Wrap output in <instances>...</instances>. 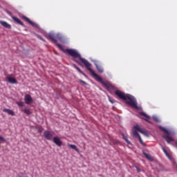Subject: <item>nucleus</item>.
I'll return each mask as SVG.
<instances>
[{
    "label": "nucleus",
    "instance_id": "nucleus-9",
    "mask_svg": "<svg viewBox=\"0 0 177 177\" xmlns=\"http://www.w3.org/2000/svg\"><path fill=\"white\" fill-rule=\"evenodd\" d=\"M94 64L99 73H103V71H104L103 67H102V66L99 65V62L95 61Z\"/></svg>",
    "mask_w": 177,
    "mask_h": 177
},
{
    "label": "nucleus",
    "instance_id": "nucleus-24",
    "mask_svg": "<svg viewBox=\"0 0 177 177\" xmlns=\"http://www.w3.org/2000/svg\"><path fill=\"white\" fill-rule=\"evenodd\" d=\"M18 177H28V176H27V174H24V173H19L17 175Z\"/></svg>",
    "mask_w": 177,
    "mask_h": 177
},
{
    "label": "nucleus",
    "instance_id": "nucleus-3",
    "mask_svg": "<svg viewBox=\"0 0 177 177\" xmlns=\"http://www.w3.org/2000/svg\"><path fill=\"white\" fill-rule=\"evenodd\" d=\"M45 37L47 38V39H50V41H52L53 44H55V45H57V46H58L60 49L63 48L61 44H57V40L62 41V39H63L60 33H48L46 35Z\"/></svg>",
    "mask_w": 177,
    "mask_h": 177
},
{
    "label": "nucleus",
    "instance_id": "nucleus-29",
    "mask_svg": "<svg viewBox=\"0 0 177 177\" xmlns=\"http://www.w3.org/2000/svg\"><path fill=\"white\" fill-rule=\"evenodd\" d=\"M136 168L138 172H142V169L139 168V167L136 166Z\"/></svg>",
    "mask_w": 177,
    "mask_h": 177
},
{
    "label": "nucleus",
    "instance_id": "nucleus-22",
    "mask_svg": "<svg viewBox=\"0 0 177 177\" xmlns=\"http://www.w3.org/2000/svg\"><path fill=\"white\" fill-rule=\"evenodd\" d=\"M162 151L165 153V156L168 157V158H171V156L169 155L168 151H167V149H165V148L164 147H162Z\"/></svg>",
    "mask_w": 177,
    "mask_h": 177
},
{
    "label": "nucleus",
    "instance_id": "nucleus-23",
    "mask_svg": "<svg viewBox=\"0 0 177 177\" xmlns=\"http://www.w3.org/2000/svg\"><path fill=\"white\" fill-rule=\"evenodd\" d=\"M160 129H161V131H162L163 132H165V133H169V132L168 131V130H167V129L162 127H159Z\"/></svg>",
    "mask_w": 177,
    "mask_h": 177
},
{
    "label": "nucleus",
    "instance_id": "nucleus-12",
    "mask_svg": "<svg viewBox=\"0 0 177 177\" xmlns=\"http://www.w3.org/2000/svg\"><path fill=\"white\" fill-rule=\"evenodd\" d=\"M156 169H157L158 172H162L164 171V165H161L160 163H156Z\"/></svg>",
    "mask_w": 177,
    "mask_h": 177
},
{
    "label": "nucleus",
    "instance_id": "nucleus-11",
    "mask_svg": "<svg viewBox=\"0 0 177 177\" xmlns=\"http://www.w3.org/2000/svg\"><path fill=\"white\" fill-rule=\"evenodd\" d=\"M163 139L166 140L167 143H171V142H174V138L169 136V134L165 135L162 136Z\"/></svg>",
    "mask_w": 177,
    "mask_h": 177
},
{
    "label": "nucleus",
    "instance_id": "nucleus-18",
    "mask_svg": "<svg viewBox=\"0 0 177 177\" xmlns=\"http://www.w3.org/2000/svg\"><path fill=\"white\" fill-rule=\"evenodd\" d=\"M69 147L71 149H73V150L76 151L77 153H80V149L75 145H69Z\"/></svg>",
    "mask_w": 177,
    "mask_h": 177
},
{
    "label": "nucleus",
    "instance_id": "nucleus-25",
    "mask_svg": "<svg viewBox=\"0 0 177 177\" xmlns=\"http://www.w3.org/2000/svg\"><path fill=\"white\" fill-rule=\"evenodd\" d=\"M17 104L18 106H19V107H24V102H17Z\"/></svg>",
    "mask_w": 177,
    "mask_h": 177
},
{
    "label": "nucleus",
    "instance_id": "nucleus-30",
    "mask_svg": "<svg viewBox=\"0 0 177 177\" xmlns=\"http://www.w3.org/2000/svg\"><path fill=\"white\" fill-rule=\"evenodd\" d=\"M124 140L127 142V143H128V145H131V142L128 140V138H124Z\"/></svg>",
    "mask_w": 177,
    "mask_h": 177
},
{
    "label": "nucleus",
    "instance_id": "nucleus-28",
    "mask_svg": "<svg viewBox=\"0 0 177 177\" xmlns=\"http://www.w3.org/2000/svg\"><path fill=\"white\" fill-rule=\"evenodd\" d=\"M1 142H6V140H5V138L0 136V143Z\"/></svg>",
    "mask_w": 177,
    "mask_h": 177
},
{
    "label": "nucleus",
    "instance_id": "nucleus-14",
    "mask_svg": "<svg viewBox=\"0 0 177 177\" xmlns=\"http://www.w3.org/2000/svg\"><path fill=\"white\" fill-rule=\"evenodd\" d=\"M22 19L24 20H25V21H27V23H28L29 24H30V26H35V23L33 22L32 21H30L28 17H26V16H22Z\"/></svg>",
    "mask_w": 177,
    "mask_h": 177
},
{
    "label": "nucleus",
    "instance_id": "nucleus-20",
    "mask_svg": "<svg viewBox=\"0 0 177 177\" xmlns=\"http://www.w3.org/2000/svg\"><path fill=\"white\" fill-rule=\"evenodd\" d=\"M24 113L26 114V115H30V114H32V111L30 109H24Z\"/></svg>",
    "mask_w": 177,
    "mask_h": 177
},
{
    "label": "nucleus",
    "instance_id": "nucleus-8",
    "mask_svg": "<svg viewBox=\"0 0 177 177\" xmlns=\"http://www.w3.org/2000/svg\"><path fill=\"white\" fill-rule=\"evenodd\" d=\"M134 129H136V131H138V132H140V133H142L143 135H147V131L140 128L139 125L134 126Z\"/></svg>",
    "mask_w": 177,
    "mask_h": 177
},
{
    "label": "nucleus",
    "instance_id": "nucleus-5",
    "mask_svg": "<svg viewBox=\"0 0 177 177\" xmlns=\"http://www.w3.org/2000/svg\"><path fill=\"white\" fill-rule=\"evenodd\" d=\"M24 102L26 104H31L34 100L30 94H26L24 97Z\"/></svg>",
    "mask_w": 177,
    "mask_h": 177
},
{
    "label": "nucleus",
    "instance_id": "nucleus-17",
    "mask_svg": "<svg viewBox=\"0 0 177 177\" xmlns=\"http://www.w3.org/2000/svg\"><path fill=\"white\" fill-rule=\"evenodd\" d=\"M143 154H144L145 157H146V158H147V160H149V161H153V160H154L153 157L146 153V152H144Z\"/></svg>",
    "mask_w": 177,
    "mask_h": 177
},
{
    "label": "nucleus",
    "instance_id": "nucleus-31",
    "mask_svg": "<svg viewBox=\"0 0 177 177\" xmlns=\"http://www.w3.org/2000/svg\"><path fill=\"white\" fill-rule=\"evenodd\" d=\"M38 38H39V39H41V41H43L44 42H45V39H44V38H42V37L41 36H38Z\"/></svg>",
    "mask_w": 177,
    "mask_h": 177
},
{
    "label": "nucleus",
    "instance_id": "nucleus-32",
    "mask_svg": "<svg viewBox=\"0 0 177 177\" xmlns=\"http://www.w3.org/2000/svg\"><path fill=\"white\" fill-rule=\"evenodd\" d=\"M80 82H81L82 84H84V85H87V84L83 80H80Z\"/></svg>",
    "mask_w": 177,
    "mask_h": 177
},
{
    "label": "nucleus",
    "instance_id": "nucleus-13",
    "mask_svg": "<svg viewBox=\"0 0 177 177\" xmlns=\"http://www.w3.org/2000/svg\"><path fill=\"white\" fill-rule=\"evenodd\" d=\"M6 80L10 84H17V80L15 77H7Z\"/></svg>",
    "mask_w": 177,
    "mask_h": 177
},
{
    "label": "nucleus",
    "instance_id": "nucleus-16",
    "mask_svg": "<svg viewBox=\"0 0 177 177\" xmlns=\"http://www.w3.org/2000/svg\"><path fill=\"white\" fill-rule=\"evenodd\" d=\"M3 111L4 113H8L10 115H15V111H13L12 110H10L9 109H4L3 110Z\"/></svg>",
    "mask_w": 177,
    "mask_h": 177
},
{
    "label": "nucleus",
    "instance_id": "nucleus-19",
    "mask_svg": "<svg viewBox=\"0 0 177 177\" xmlns=\"http://www.w3.org/2000/svg\"><path fill=\"white\" fill-rule=\"evenodd\" d=\"M73 66L75 67V68H76V70H77V71L80 73V74H82V75H84V77L86 76V75H85V73H84V72H82V71H81L80 68H78V66H77V65L73 64Z\"/></svg>",
    "mask_w": 177,
    "mask_h": 177
},
{
    "label": "nucleus",
    "instance_id": "nucleus-4",
    "mask_svg": "<svg viewBox=\"0 0 177 177\" xmlns=\"http://www.w3.org/2000/svg\"><path fill=\"white\" fill-rule=\"evenodd\" d=\"M43 135L47 140H52L53 139V134L49 131H45Z\"/></svg>",
    "mask_w": 177,
    "mask_h": 177
},
{
    "label": "nucleus",
    "instance_id": "nucleus-10",
    "mask_svg": "<svg viewBox=\"0 0 177 177\" xmlns=\"http://www.w3.org/2000/svg\"><path fill=\"white\" fill-rule=\"evenodd\" d=\"M0 24L3 26V27H5V28H8L9 30L12 28V26L5 21H0Z\"/></svg>",
    "mask_w": 177,
    "mask_h": 177
},
{
    "label": "nucleus",
    "instance_id": "nucleus-7",
    "mask_svg": "<svg viewBox=\"0 0 177 177\" xmlns=\"http://www.w3.org/2000/svg\"><path fill=\"white\" fill-rule=\"evenodd\" d=\"M12 20H14L15 23H16V24H19V26H22V27H24V24L21 21V20H20V19L15 17V16H12Z\"/></svg>",
    "mask_w": 177,
    "mask_h": 177
},
{
    "label": "nucleus",
    "instance_id": "nucleus-15",
    "mask_svg": "<svg viewBox=\"0 0 177 177\" xmlns=\"http://www.w3.org/2000/svg\"><path fill=\"white\" fill-rule=\"evenodd\" d=\"M140 115H142V117H145V120L147 121V122H150L149 120H150V116H149L145 112H141L140 113Z\"/></svg>",
    "mask_w": 177,
    "mask_h": 177
},
{
    "label": "nucleus",
    "instance_id": "nucleus-6",
    "mask_svg": "<svg viewBox=\"0 0 177 177\" xmlns=\"http://www.w3.org/2000/svg\"><path fill=\"white\" fill-rule=\"evenodd\" d=\"M53 140L54 143L59 147H60L62 145H63V142H62V140H60V138H59V137L57 136L54 137Z\"/></svg>",
    "mask_w": 177,
    "mask_h": 177
},
{
    "label": "nucleus",
    "instance_id": "nucleus-26",
    "mask_svg": "<svg viewBox=\"0 0 177 177\" xmlns=\"http://www.w3.org/2000/svg\"><path fill=\"white\" fill-rule=\"evenodd\" d=\"M138 140H139L140 143H141V145H142V146H145V142H143V140H142V137L139 136Z\"/></svg>",
    "mask_w": 177,
    "mask_h": 177
},
{
    "label": "nucleus",
    "instance_id": "nucleus-33",
    "mask_svg": "<svg viewBox=\"0 0 177 177\" xmlns=\"http://www.w3.org/2000/svg\"><path fill=\"white\" fill-rule=\"evenodd\" d=\"M109 102H111L112 104L114 103V102L111 100V98L109 99Z\"/></svg>",
    "mask_w": 177,
    "mask_h": 177
},
{
    "label": "nucleus",
    "instance_id": "nucleus-1",
    "mask_svg": "<svg viewBox=\"0 0 177 177\" xmlns=\"http://www.w3.org/2000/svg\"><path fill=\"white\" fill-rule=\"evenodd\" d=\"M65 53H68L69 56H71V57L73 58V60L74 62H75V63H77L81 66V63H80L79 61L77 60V59H79L80 62L83 63V64H84L86 68H87V70L91 73L93 78H95L96 81H98V82H102V84L104 85V86H105L106 89H110V88H111V84L109 82H103V79H102V77H100V76L96 74V73H95V71L92 69V64H90V62H88V60L82 58V57H81V54H79L77 50L71 48H68L65 50Z\"/></svg>",
    "mask_w": 177,
    "mask_h": 177
},
{
    "label": "nucleus",
    "instance_id": "nucleus-2",
    "mask_svg": "<svg viewBox=\"0 0 177 177\" xmlns=\"http://www.w3.org/2000/svg\"><path fill=\"white\" fill-rule=\"evenodd\" d=\"M115 95L118 96V97L122 99V100H125L127 104H129L131 107L138 109V102H136L135 97L131 95V94H125L120 90H116L115 91Z\"/></svg>",
    "mask_w": 177,
    "mask_h": 177
},
{
    "label": "nucleus",
    "instance_id": "nucleus-27",
    "mask_svg": "<svg viewBox=\"0 0 177 177\" xmlns=\"http://www.w3.org/2000/svg\"><path fill=\"white\" fill-rule=\"evenodd\" d=\"M153 120H154L156 122H160V119L157 118V116H153Z\"/></svg>",
    "mask_w": 177,
    "mask_h": 177
},
{
    "label": "nucleus",
    "instance_id": "nucleus-21",
    "mask_svg": "<svg viewBox=\"0 0 177 177\" xmlns=\"http://www.w3.org/2000/svg\"><path fill=\"white\" fill-rule=\"evenodd\" d=\"M138 132H139V131H138V130H136V129H135L134 131H133V136L134 138H136V136H138V138H139V136H140V135H139V133H138Z\"/></svg>",
    "mask_w": 177,
    "mask_h": 177
}]
</instances>
